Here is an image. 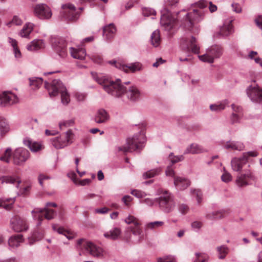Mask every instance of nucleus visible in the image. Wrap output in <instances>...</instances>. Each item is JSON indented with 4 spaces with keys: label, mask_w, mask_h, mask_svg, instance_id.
Listing matches in <instances>:
<instances>
[{
    "label": "nucleus",
    "mask_w": 262,
    "mask_h": 262,
    "mask_svg": "<svg viewBox=\"0 0 262 262\" xmlns=\"http://www.w3.org/2000/svg\"><path fill=\"white\" fill-rule=\"evenodd\" d=\"M258 153L256 151H252L243 153V156L244 157L245 159L247 160V161L248 162V159L249 157H256Z\"/></svg>",
    "instance_id": "nucleus-62"
},
{
    "label": "nucleus",
    "mask_w": 262,
    "mask_h": 262,
    "mask_svg": "<svg viewBox=\"0 0 262 262\" xmlns=\"http://www.w3.org/2000/svg\"><path fill=\"white\" fill-rule=\"evenodd\" d=\"M121 233L120 229L115 227L110 231L104 234L105 237L111 238L112 239H116L119 237Z\"/></svg>",
    "instance_id": "nucleus-39"
},
{
    "label": "nucleus",
    "mask_w": 262,
    "mask_h": 262,
    "mask_svg": "<svg viewBox=\"0 0 262 262\" xmlns=\"http://www.w3.org/2000/svg\"><path fill=\"white\" fill-rule=\"evenodd\" d=\"M71 56L76 59H83L86 56V51L84 49H75L74 48H70Z\"/></svg>",
    "instance_id": "nucleus-30"
},
{
    "label": "nucleus",
    "mask_w": 262,
    "mask_h": 262,
    "mask_svg": "<svg viewBox=\"0 0 262 262\" xmlns=\"http://www.w3.org/2000/svg\"><path fill=\"white\" fill-rule=\"evenodd\" d=\"M73 134L69 129L58 137L50 139V144L56 149H62L73 143Z\"/></svg>",
    "instance_id": "nucleus-6"
},
{
    "label": "nucleus",
    "mask_w": 262,
    "mask_h": 262,
    "mask_svg": "<svg viewBox=\"0 0 262 262\" xmlns=\"http://www.w3.org/2000/svg\"><path fill=\"white\" fill-rule=\"evenodd\" d=\"M13 163L14 165L21 166L30 157L29 151L23 147L16 148L12 153Z\"/></svg>",
    "instance_id": "nucleus-13"
},
{
    "label": "nucleus",
    "mask_w": 262,
    "mask_h": 262,
    "mask_svg": "<svg viewBox=\"0 0 262 262\" xmlns=\"http://www.w3.org/2000/svg\"><path fill=\"white\" fill-rule=\"evenodd\" d=\"M145 141V132L142 129L140 132L135 134L133 137L127 138L125 145L116 147V150L118 152H122L126 154L127 152L142 148Z\"/></svg>",
    "instance_id": "nucleus-4"
},
{
    "label": "nucleus",
    "mask_w": 262,
    "mask_h": 262,
    "mask_svg": "<svg viewBox=\"0 0 262 262\" xmlns=\"http://www.w3.org/2000/svg\"><path fill=\"white\" fill-rule=\"evenodd\" d=\"M24 241L21 234H17L12 236L8 241L9 246L12 248H15L18 247L21 243Z\"/></svg>",
    "instance_id": "nucleus-31"
},
{
    "label": "nucleus",
    "mask_w": 262,
    "mask_h": 262,
    "mask_svg": "<svg viewBox=\"0 0 262 262\" xmlns=\"http://www.w3.org/2000/svg\"><path fill=\"white\" fill-rule=\"evenodd\" d=\"M93 78L100 85L108 94L116 98L121 97L124 93L125 87L122 84L119 79L115 81L102 74L91 72Z\"/></svg>",
    "instance_id": "nucleus-2"
},
{
    "label": "nucleus",
    "mask_w": 262,
    "mask_h": 262,
    "mask_svg": "<svg viewBox=\"0 0 262 262\" xmlns=\"http://www.w3.org/2000/svg\"><path fill=\"white\" fill-rule=\"evenodd\" d=\"M29 84L33 89L39 88L43 82V79L41 77H31L29 78Z\"/></svg>",
    "instance_id": "nucleus-41"
},
{
    "label": "nucleus",
    "mask_w": 262,
    "mask_h": 262,
    "mask_svg": "<svg viewBox=\"0 0 262 262\" xmlns=\"http://www.w3.org/2000/svg\"><path fill=\"white\" fill-rule=\"evenodd\" d=\"M228 104V101L226 99L220 102L211 104L209 107L211 111L218 112L224 110L226 107V106Z\"/></svg>",
    "instance_id": "nucleus-33"
},
{
    "label": "nucleus",
    "mask_w": 262,
    "mask_h": 262,
    "mask_svg": "<svg viewBox=\"0 0 262 262\" xmlns=\"http://www.w3.org/2000/svg\"><path fill=\"white\" fill-rule=\"evenodd\" d=\"M246 94L251 101L255 103H262V88L255 81L249 85L246 90Z\"/></svg>",
    "instance_id": "nucleus-10"
},
{
    "label": "nucleus",
    "mask_w": 262,
    "mask_h": 262,
    "mask_svg": "<svg viewBox=\"0 0 262 262\" xmlns=\"http://www.w3.org/2000/svg\"><path fill=\"white\" fill-rule=\"evenodd\" d=\"M254 22L256 26L262 30V15H258L255 17Z\"/></svg>",
    "instance_id": "nucleus-60"
},
{
    "label": "nucleus",
    "mask_w": 262,
    "mask_h": 262,
    "mask_svg": "<svg viewBox=\"0 0 262 262\" xmlns=\"http://www.w3.org/2000/svg\"><path fill=\"white\" fill-rule=\"evenodd\" d=\"M164 225V222L162 221H155L149 222L146 225V228L147 229L153 230L157 229Z\"/></svg>",
    "instance_id": "nucleus-47"
},
{
    "label": "nucleus",
    "mask_w": 262,
    "mask_h": 262,
    "mask_svg": "<svg viewBox=\"0 0 262 262\" xmlns=\"http://www.w3.org/2000/svg\"><path fill=\"white\" fill-rule=\"evenodd\" d=\"M218 258L220 259H224L228 253L229 249L226 245H222L216 247Z\"/></svg>",
    "instance_id": "nucleus-43"
},
{
    "label": "nucleus",
    "mask_w": 262,
    "mask_h": 262,
    "mask_svg": "<svg viewBox=\"0 0 262 262\" xmlns=\"http://www.w3.org/2000/svg\"><path fill=\"white\" fill-rule=\"evenodd\" d=\"M107 62L116 68L123 71L125 73H128L129 71L135 73L137 71H141L143 69L142 64L139 62L125 64L115 60H113L108 61Z\"/></svg>",
    "instance_id": "nucleus-11"
},
{
    "label": "nucleus",
    "mask_w": 262,
    "mask_h": 262,
    "mask_svg": "<svg viewBox=\"0 0 262 262\" xmlns=\"http://www.w3.org/2000/svg\"><path fill=\"white\" fill-rule=\"evenodd\" d=\"M223 48L219 45H213L208 48L205 54L202 55H199L198 57L200 60L208 62L213 63L214 60L220 58L223 54Z\"/></svg>",
    "instance_id": "nucleus-8"
},
{
    "label": "nucleus",
    "mask_w": 262,
    "mask_h": 262,
    "mask_svg": "<svg viewBox=\"0 0 262 262\" xmlns=\"http://www.w3.org/2000/svg\"><path fill=\"white\" fill-rule=\"evenodd\" d=\"M25 145L28 147L32 152H37L41 150L42 145L37 142H32L30 139L26 138L23 141Z\"/></svg>",
    "instance_id": "nucleus-29"
},
{
    "label": "nucleus",
    "mask_w": 262,
    "mask_h": 262,
    "mask_svg": "<svg viewBox=\"0 0 262 262\" xmlns=\"http://www.w3.org/2000/svg\"><path fill=\"white\" fill-rule=\"evenodd\" d=\"M61 14L66 20L75 21L80 15L78 11H76L75 7L71 4H66L62 5Z\"/></svg>",
    "instance_id": "nucleus-14"
},
{
    "label": "nucleus",
    "mask_w": 262,
    "mask_h": 262,
    "mask_svg": "<svg viewBox=\"0 0 262 262\" xmlns=\"http://www.w3.org/2000/svg\"><path fill=\"white\" fill-rule=\"evenodd\" d=\"M253 179L254 177L251 172L248 171L245 173L238 175L237 177L236 183L238 186L243 187L248 185V180H253Z\"/></svg>",
    "instance_id": "nucleus-21"
},
{
    "label": "nucleus",
    "mask_w": 262,
    "mask_h": 262,
    "mask_svg": "<svg viewBox=\"0 0 262 262\" xmlns=\"http://www.w3.org/2000/svg\"><path fill=\"white\" fill-rule=\"evenodd\" d=\"M18 102L17 96L10 91H4L0 94V106L6 107Z\"/></svg>",
    "instance_id": "nucleus-16"
},
{
    "label": "nucleus",
    "mask_w": 262,
    "mask_h": 262,
    "mask_svg": "<svg viewBox=\"0 0 262 262\" xmlns=\"http://www.w3.org/2000/svg\"><path fill=\"white\" fill-rule=\"evenodd\" d=\"M45 86L48 90L50 97H55L58 94H60L62 104L67 105L70 102L69 94L67 91L66 88L60 80L54 79L51 83L46 81Z\"/></svg>",
    "instance_id": "nucleus-5"
},
{
    "label": "nucleus",
    "mask_w": 262,
    "mask_h": 262,
    "mask_svg": "<svg viewBox=\"0 0 262 262\" xmlns=\"http://www.w3.org/2000/svg\"><path fill=\"white\" fill-rule=\"evenodd\" d=\"M169 158L172 164H174L179 161H181L184 159L183 156L181 155L175 156H173L172 153H170L169 154Z\"/></svg>",
    "instance_id": "nucleus-55"
},
{
    "label": "nucleus",
    "mask_w": 262,
    "mask_h": 262,
    "mask_svg": "<svg viewBox=\"0 0 262 262\" xmlns=\"http://www.w3.org/2000/svg\"><path fill=\"white\" fill-rule=\"evenodd\" d=\"M90 58L96 63L102 64L103 61V57L99 54H93L90 56Z\"/></svg>",
    "instance_id": "nucleus-56"
},
{
    "label": "nucleus",
    "mask_w": 262,
    "mask_h": 262,
    "mask_svg": "<svg viewBox=\"0 0 262 262\" xmlns=\"http://www.w3.org/2000/svg\"><path fill=\"white\" fill-rule=\"evenodd\" d=\"M247 163V160L243 156L240 158H234L231 162L232 169L236 171H241L243 166Z\"/></svg>",
    "instance_id": "nucleus-22"
},
{
    "label": "nucleus",
    "mask_w": 262,
    "mask_h": 262,
    "mask_svg": "<svg viewBox=\"0 0 262 262\" xmlns=\"http://www.w3.org/2000/svg\"><path fill=\"white\" fill-rule=\"evenodd\" d=\"M9 42L13 48V52L14 54L15 57L19 59L21 57V54L20 50L18 49L17 46V41L16 40L13 39L11 38H9Z\"/></svg>",
    "instance_id": "nucleus-42"
},
{
    "label": "nucleus",
    "mask_w": 262,
    "mask_h": 262,
    "mask_svg": "<svg viewBox=\"0 0 262 262\" xmlns=\"http://www.w3.org/2000/svg\"><path fill=\"white\" fill-rule=\"evenodd\" d=\"M233 31L232 21L225 22L220 28V30L216 33V36L220 38H225Z\"/></svg>",
    "instance_id": "nucleus-20"
},
{
    "label": "nucleus",
    "mask_w": 262,
    "mask_h": 262,
    "mask_svg": "<svg viewBox=\"0 0 262 262\" xmlns=\"http://www.w3.org/2000/svg\"><path fill=\"white\" fill-rule=\"evenodd\" d=\"M159 196L155 199L159 209L164 213L172 212L176 207V201L174 195L165 190L158 191Z\"/></svg>",
    "instance_id": "nucleus-3"
},
{
    "label": "nucleus",
    "mask_w": 262,
    "mask_h": 262,
    "mask_svg": "<svg viewBox=\"0 0 262 262\" xmlns=\"http://www.w3.org/2000/svg\"><path fill=\"white\" fill-rule=\"evenodd\" d=\"M231 179H232V177H231V174L226 171H225L221 176L222 180L223 182H226V183H228V182L231 181Z\"/></svg>",
    "instance_id": "nucleus-59"
},
{
    "label": "nucleus",
    "mask_w": 262,
    "mask_h": 262,
    "mask_svg": "<svg viewBox=\"0 0 262 262\" xmlns=\"http://www.w3.org/2000/svg\"><path fill=\"white\" fill-rule=\"evenodd\" d=\"M51 46L53 50L61 58H65L68 55L67 43L65 40L61 38L52 37Z\"/></svg>",
    "instance_id": "nucleus-12"
},
{
    "label": "nucleus",
    "mask_w": 262,
    "mask_h": 262,
    "mask_svg": "<svg viewBox=\"0 0 262 262\" xmlns=\"http://www.w3.org/2000/svg\"><path fill=\"white\" fill-rule=\"evenodd\" d=\"M45 47V43L42 39H35L32 41L27 46V49L30 51H35Z\"/></svg>",
    "instance_id": "nucleus-28"
},
{
    "label": "nucleus",
    "mask_w": 262,
    "mask_h": 262,
    "mask_svg": "<svg viewBox=\"0 0 262 262\" xmlns=\"http://www.w3.org/2000/svg\"><path fill=\"white\" fill-rule=\"evenodd\" d=\"M109 118L107 112L104 109L99 110L95 116L94 120L97 123H105Z\"/></svg>",
    "instance_id": "nucleus-27"
},
{
    "label": "nucleus",
    "mask_w": 262,
    "mask_h": 262,
    "mask_svg": "<svg viewBox=\"0 0 262 262\" xmlns=\"http://www.w3.org/2000/svg\"><path fill=\"white\" fill-rule=\"evenodd\" d=\"M191 193L195 197L198 203L199 204L202 201V192L199 189H191Z\"/></svg>",
    "instance_id": "nucleus-51"
},
{
    "label": "nucleus",
    "mask_w": 262,
    "mask_h": 262,
    "mask_svg": "<svg viewBox=\"0 0 262 262\" xmlns=\"http://www.w3.org/2000/svg\"><path fill=\"white\" fill-rule=\"evenodd\" d=\"M20 182V180H17L16 177L6 176H4L3 182H2V184L4 183L9 184H15V183H16L15 186L17 188H18Z\"/></svg>",
    "instance_id": "nucleus-40"
},
{
    "label": "nucleus",
    "mask_w": 262,
    "mask_h": 262,
    "mask_svg": "<svg viewBox=\"0 0 262 262\" xmlns=\"http://www.w3.org/2000/svg\"><path fill=\"white\" fill-rule=\"evenodd\" d=\"M116 32V28L113 24H110L103 27V37L106 40L112 39Z\"/></svg>",
    "instance_id": "nucleus-24"
},
{
    "label": "nucleus",
    "mask_w": 262,
    "mask_h": 262,
    "mask_svg": "<svg viewBox=\"0 0 262 262\" xmlns=\"http://www.w3.org/2000/svg\"><path fill=\"white\" fill-rule=\"evenodd\" d=\"M31 213L33 220L37 222L36 223L37 227H39L41 224L43 217L48 220H51L54 217L56 212L53 209L46 208L43 209L37 208L32 210Z\"/></svg>",
    "instance_id": "nucleus-9"
},
{
    "label": "nucleus",
    "mask_w": 262,
    "mask_h": 262,
    "mask_svg": "<svg viewBox=\"0 0 262 262\" xmlns=\"http://www.w3.org/2000/svg\"><path fill=\"white\" fill-rule=\"evenodd\" d=\"M142 13L145 16H149L152 15H155L156 11L155 10L150 8H144L142 9Z\"/></svg>",
    "instance_id": "nucleus-58"
},
{
    "label": "nucleus",
    "mask_w": 262,
    "mask_h": 262,
    "mask_svg": "<svg viewBox=\"0 0 262 262\" xmlns=\"http://www.w3.org/2000/svg\"><path fill=\"white\" fill-rule=\"evenodd\" d=\"M15 200V198L1 199H0V207H3L6 210H10L11 209Z\"/></svg>",
    "instance_id": "nucleus-36"
},
{
    "label": "nucleus",
    "mask_w": 262,
    "mask_h": 262,
    "mask_svg": "<svg viewBox=\"0 0 262 262\" xmlns=\"http://www.w3.org/2000/svg\"><path fill=\"white\" fill-rule=\"evenodd\" d=\"M179 210L182 214H185L189 210V207L185 204H182L179 207Z\"/></svg>",
    "instance_id": "nucleus-61"
},
{
    "label": "nucleus",
    "mask_w": 262,
    "mask_h": 262,
    "mask_svg": "<svg viewBox=\"0 0 262 262\" xmlns=\"http://www.w3.org/2000/svg\"><path fill=\"white\" fill-rule=\"evenodd\" d=\"M174 184L178 189L184 190L190 185V182L184 177H176L174 179Z\"/></svg>",
    "instance_id": "nucleus-23"
},
{
    "label": "nucleus",
    "mask_w": 262,
    "mask_h": 262,
    "mask_svg": "<svg viewBox=\"0 0 262 262\" xmlns=\"http://www.w3.org/2000/svg\"><path fill=\"white\" fill-rule=\"evenodd\" d=\"M53 229L57 231L59 234L64 235L68 239H72L74 238V236L69 231L66 230L63 227H58L56 225L52 226Z\"/></svg>",
    "instance_id": "nucleus-38"
},
{
    "label": "nucleus",
    "mask_w": 262,
    "mask_h": 262,
    "mask_svg": "<svg viewBox=\"0 0 262 262\" xmlns=\"http://www.w3.org/2000/svg\"><path fill=\"white\" fill-rule=\"evenodd\" d=\"M196 42V39L193 36L189 39L182 38L181 41V46L184 51L188 53L191 52L194 54H199L200 48Z\"/></svg>",
    "instance_id": "nucleus-15"
},
{
    "label": "nucleus",
    "mask_w": 262,
    "mask_h": 262,
    "mask_svg": "<svg viewBox=\"0 0 262 262\" xmlns=\"http://www.w3.org/2000/svg\"><path fill=\"white\" fill-rule=\"evenodd\" d=\"M203 222L198 221H195L191 223V226L195 231H198L203 226Z\"/></svg>",
    "instance_id": "nucleus-57"
},
{
    "label": "nucleus",
    "mask_w": 262,
    "mask_h": 262,
    "mask_svg": "<svg viewBox=\"0 0 262 262\" xmlns=\"http://www.w3.org/2000/svg\"><path fill=\"white\" fill-rule=\"evenodd\" d=\"M44 235V233L42 231L36 230L32 233L31 237L28 238L29 244L31 245L36 241H38L41 239Z\"/></svg>",
    "instance_id": "nucleus-34"
},
{
    "label": "nucleus",
    "mask_w": 262,
    "mask_h": 262,
    "mask_svg": "<svg viewBox=\"0 0 262 262\" xmlns=\"http://www.w3.org/2000/svg\"><path fill=\"white\" fill-rule=\"evenodd\" d=\"M76 247L78 250L83 247L86 251L94 257L102 258L104 255V251L101 248L92 242H86L82 238L77 241Z\"/></svg>",
    "instance_id": "nucleus-7"
},
{
    "label": "nucleus",
    "mask_w": 262,
    "mask_h": 262,
    "mask_svg": "<svg viewBox=\"0 0 262 262\" xmlns=\"http://www.w3.org/2000/svg\"><path fill=\"white\" fill-rule=\"evenodd\" d=\"M129 229L134 235L138 237V242H140L143 239L144 234L140 225L130 226Z\"/></svg>",
    "instance_id": "nucleus-37"
},
{
    "label": "nucleus",
    "mask_w": 262,
    "mask_h": 262,
    "mask_svg": "<svg viewBox=\"0 0 262 262\" xmlns=\"http://www.w3.org/2000/svg\"><path fill=\"white\" fill-rule=\"evenodd\" d=\"M242 115L232 113L231 116V120L233 123L238 122Z\"/></svg>",
    "instance_id": "nucleus-63"
},
{
    "label": "nucleus",
    "mask_w": 262,
    "mask_h": 262,
    "mask_svg": "<svg viewBox=\"0 0 262 262\" xmlns=\"http://www.w3.org/2000/svg\"><path fill=\"white\" fill-rule=\"evenodd\" d=\"M133 198L129 195H125L122 198V201L124 203V205L129 206L130 203L132 201Z\"/></svg>",
    "instance_id": "nucleus-64"
},
{
    "label": "nucleus",
    "mask_w": 262,
    "mask_h": 262,
    "mask_svg": "<svg viewBox=\"0 0 262 262\" xmlns=\"http://www.w3.org/2000/svg\"><path fill=\"white\" fill-rule=\"evenodd\" d=\"M206 151L201 145L192 143L186 148L184 154H199Z\"/></svg>",
    "instance_id": "nucleus-26"
},
{
    "label": "nucleus",
    "mask_w": 262,
    "mask_h": 262,
    "mask_svg": "<svg viewBox=\"0 0 262 262\" xmlns=\"http://www.w3.org/2000/svg\"><path fill=\"white\" fill-rule=\"evenodd\" d=\"M12 149L10 147L7 148L5 151L4 155L0 156V160L3 161L7 163H9L10 161Z\"/></svg>",
    "instance_id": "nucleus-48"
},
{
    "label": "nucleus",
    "mask_w": 262,
    "mask_h": 262,
    "mask_svg": "<svg viewBox=\"0 0 262 262\" xmlns=\"http://www.w3.org/2000/svg\"><path fill=\"white\" fill-rule=\"evenodd\" d=\"M162 171L161 168H157L155 169L149 170L143 174L144 179H149L153 178L156 176L159 175Z\"/></svg>",
    "instance_id": "nucleus-44"
},
{
    "label": "nucleus",
    "mask_w": 262,
    "mask_h": 262,
    "mask_svg": "<svg viewBox=\"0 0 262 262\" xmlns=\"http://www.w3.org/2000/svg\"><path fill=\"white\" fill-rule=\"evenodd\" d=\"M10 130L9 124L6 119L0 117V135L3 136L5 135Z\"/></svg>",
    "instance_id": "nucleus-35"
},
{
    "label": "nucleus",
    "mask_w": 262,
    "mask_h": 262,
    "mask_svg": "<svg viewBox=\"0 0 262 262\" xmlns=\"http://www.w3.org/2000/svg\"><path fill=\"white\" fill-rule=\"evenodd\" d=\"M223 147L226 149L241 151L244 149L245 146L241 142L228 141L223 145Z\"/></svg>",
    "instance_id": "nucleus-25"
},
{
    "label": "nucleus",
    "mask_w": 262,
    "mask_h": 262,
    "mask_svg": "<svg viewBox=\"0 0 262 262\" xmlns=\"http://www.w3.org/2000/svg\"><path fill=\"white\" fill-rule=\"evenodd\" d=\"M23 24V20L18 16L15 15L12 19L7 24V26L11 27L13 25L20 26Z\"/></svg>",
    "instance_id": "nucleus-52"
},
{
    "label": "nucleus",
    "mask_w": 262,
    "mask_h": 262,
    "mask_svg": "<svg viewBox=\"0 0 262 262\" xmlns=\"http://www.w3.org/2000/svg\"><path fill=\"white\" fill-rule=\"evenodd\" d=\"M224 211L220 210L213 211L206 214V217L209 220L219 219L223 217Z\"/></svg>",
    "instance_id": "nucleus-45"
},
{
    "label": "nucleus",
    "mask_w": 262,
    "mask_h": 262,
    "mask_svg": "<svg viewBox=\"0 0 262 262\" xmlns=\"http://www.w3.org/2000/svg\"><path fill=\"white\" fill-rule=\"evenodd\" d=\"M125 93L127 99L133 102L138 101L141 96L140 91L136 86H130L128 89L125 88Z\"/></svg>",
    "instance_id": "nucleus-19"
},
{
    "label": "nucleus",
    "mask_w": 262,
    "mask_h": 262,
    "mask_svg": "<svg viewBox=\"0 0 262 262\" xmlns=\"http://www.w3.org/2000/svg\"><path fill=\"white\" fill-rule=\"evenodd\" d=\"M74 124V119H72L68 120L63 121L59 123V125L61 129H63V127H69L72 126Z\"/></svg>",
    "instance_id": "nucleus-54"
},
{
    "label": "nucleus",
    "mask_w": 262,
    "mask_h": 262,
    "mask_svg": "<svg viewBox=\"0 0 262 262\" xmlns=\"http://www.w3.org/2000/svg\"><path fill=\"white\" fill-rule=\"evenodd\" d=\"M157 262H176V259L173 256L167 255L159 257Z\"/></svg>",
    "instance_id": "nucleus-53"
},
{
    "label": "nucleus",
    "mask_w": 262,
    "mask_h": 262,
    "mask_svg": "<svg viewBox=\"0 0 262 262\" xmlns=\"http://www.w3.org/2000/svg\"><path fill=\"white\" fill-rule=\"evenodd\" d=\"M34 12L36 16L40 19H49L52 15L50 8L46 4H40L35 5Z\"/></svg>",
    "instance_id": "nucleus-18"
},
{
    "label": "nucleus",
    "mask_w": 262,
    "mask_h": 262,
    "mask_svg": "<svg viewBox=\"0 0 262 262\" xmlns=\"http://www.w3.org/2000/svg\"><path fill=\"white\" fill-rule=\"evenodd\" d=\"M208 4V9L211 13L217 10V6L212 2L200 0L191 4V7L193 8L192 11L186 13L185 10H183L178 14L177 18L172 15L167 9L164 8L161 11L160 23L166 30L170 31L179 23L180 16L184 13L183 18L181 20V25L187 29H190L195 23H199L204 19L205 15L208 14L206 8Z\"/></svg>",
    "instance_id": "nucleus-1"
},
{
    "label": "nucleus",
    "mask_w": 262,
    "mask_h": 262,
    "mask_svg": "<svg viewBox=\"0 0 262 262\" xmlns=\"http://www.w3.org/2000/svg\"><path fill=\"white\" fill-rule=\"evenodd\" d=\"M11 228L15 232L26 231L28 229L27 220L19 216H15L10 221Z\"/></svg>",
    "instance_id": "nucleus-17"
},
{
    "label": "nucleus",
    "mask_w": 262,
    "mask_h": 262,
    "mask_svg": "<svg viewBox=\"0 0 262 262\" xmlns=\"http://www.w3.org/2000/svg\"><path fill=\"white\" fill-rule=\"evenodd\" d=\"M195 259L193 262H207L209 256L204 253H195Z\"/></svg>",
    "instance_id": "nucleus-49"
},
{
    "label": "nucleus",
    "mask_w": 262,
    "mask_h": 262,
    "mask_svg": "<svg viewBox=\"0 0 262 262\" xmlns=\"http://www.w3.org/2000/svg\"><path fill=\"white\" fill-rule=\"evenodd\" d=\"M151 44L155 47H158L160 42V32L158 30L155 31L151 35Z\"/></svg>",
    "instance_id": "nucleus-46"
},
{
    "label": "nucleus",
    "mask_w": 262,
    "mask_h": 262,
    "mask_svg": "<svg viewBox=\"0 0 262 262\" xmlns=\"http://www.w3.org/2000/svg\"><path fill=\"white\" fill-rule=\"evenodd\" d=\"M124 222L127 224H133L134 226L140 225V223L138 220L132 215H128V216L124 219Z\"/></svg>",
    "instance_id": "nucleus-50"
},
{
    "label": "nucleus",
    "mask_w": 262,
    "mask_h": 262,
    "mask_svg": "<svg viewBox=\"0 0 262 262\" xmlns=\"http://www.w3.org/2000/svg\"><path fill=\"white\" fill-rule=\"evenodd\" d=\"M34 25L31 23L26 24L20 30L19 35L24 38H29V35L33 30Z\"/></svg>",
    "instance_id": "nucleus-32"
}]
</instances>
